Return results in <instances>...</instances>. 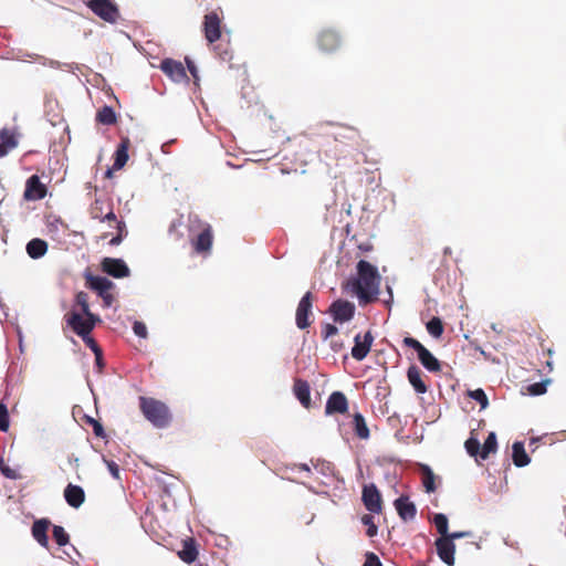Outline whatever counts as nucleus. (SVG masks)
I'll return each instance as SVG.
<instances>
[{
  "label": "nucleus",
  "mask_w": 566,
  "mask_h": 566,
  "mask_svg": "<svg viewBox=\"0 0 566 566\" xmlns=\"http://www.w3.org/2000/svg\"><path fill=\"white\" fill-rule=\"evenodd\" d=\"M356 270L357 276L346 282L345 290L355 294L360 305H367L377 301L381 281L377 268L366 260H360L356 265Z\"/></svg>",
  "instance_id": "f257e3e1"
},
{
  "label": "nucleus",
  "mask_w": 566,
  "mask_h": 566,
  "mask_svg": "<svg viewBox=\"0 0 566 566\" xmlns=\"http://www.w3.org/2000/svg\"><path fill=\"white\" fill-rule=\"evenodd\" d=\"M90 214L92 219L107 221L111 227L116 229V235L109 240L111 245H118L127 235L126 224L117 219L109 200L96 199L90 208Z\"/></svg>",
  "instance_id": "f03ea898"
},
{
  "label": "nucleus",
  "mask_w": 566,
  "mask_h": 566,
  "mask_svg": "<svg viewBox=\"0 0 566 566\" xmlns=\"http://www.w3.org/2000/svg\"><path fill=\"white\" fill-rule=\"evenodd\" d=\"M138 400L143 416L155 428L163 429L170 426L172 421V413L164 401L145 396H140Z\"/></svg>",
  "instance_id": "7ed1b4c3"
},
{
  "label": "nucleus",
  "mask_w": 566,
  "mask_h": 566,
  "mask_svg": "<svg viewBox=\"0 0 566 566\" xmlns=\"http://www.w3.org/2000/svg\"><path fill=\"white\" fill-rule=\"evenodd\" d=\"M189 232L199 231L196 238L191 239L193 250L198 254L209 253L213 242L212 228L202 221L197 214L189 216Z\"/></svg>",
  "instance_id": "20e7f679"
},
{
  "label": "nucleus",
  "mask_w": 566,
  "mask_h": 566,
  "mask_svg": "<svg viewBox=\"0 0 566 566\" xmlns=\"http://www.w3.org/2000/svg\"><path fill=\"white\" fill-rule=\"evenodd\" d=\"M66 325L80 337L92 333L101 318L96 314L83 315L74 310L64 315Z\"/></svg>",
  "instance_id": "39448f33"
},
{
  "label": "nucleus",
  "mask_w": 566,
  "mask_h": 566,
  "mask_svg": "<svg viewBox=\"0 0 566 566\" xmlns=\"http://www.w3.org/2000/svg\"><path fill=\"white\" fill-rule=\"evenodd\" d=\"M85 280L86 286L95 291L97 295L102 297L104 307L112 306L114 296L111 291L115 286L114 283L105 276H96L93 274H87Z\"/></svg>",
  "instance_id": "423d86ee"
},
{
  "label": "nucleus",
  "mask_w": 566,
  "mask_h": 566,
  "mask_svg": "<svg viewBox=\"0 0 566 566\" xmlns=\"http://www.w3.org/2000/svg\"><path fill=\"white\" fill-rule=\"evenodd\" d=\"M403 345L417 352L419 361L427 370L430 373L441 371L440 361L418 339L405 337Z\"/></svg>",
  "instance_id": "0eeeda50"
},
{
  "label": "nucleus",
  "mask_w": 566,
  "mask_h": 566,
  "mask_svg": "<svg viewBox=\"0 0 566 566\" xmlns=\"http://www.w3.org/2000/svg\"><path fill=\"white\" fill-rule=\"evenodd\" d=\"M86 6L105 22L116 23L119 19V8L113 0H88Z\"/></svg>",
  "instance_id": "6e6552de"
},
{
  "label": "nucleus",
  "mask_w": 566,
  "mask_h": 566,
  "mask_svg": "<svg viewBox=\"0 0 566 566\" xmlns=\"http://www.w3.org/2000/svg\"><path fill=\"white\" fill-rule=\"evenodd\" d=\"M221 24L222 21L217 12H209L203 17L202 30L209 44H213L221 39Z\"/></svg>",
  "instance_id": "1a4fd4ad"
},
{
  "label": "nucleus",
  "mask_w": 566,
  "mask_h": 566,
  "mask_svg": "<svg viewBox=\"0 0 566 566\" xmlns=\"http://www.w3.org/2000/svg\"><path fill=\"white\" fill-rule=\"evenodd\" d=\"M313 302L314 295L312 292H306L297 305L295 322L300 329H305L312 324L310 315L312 314Z\"/></svg>",
  "instance_id": "9d476101"
},
{
  "label": "nucleus",
  "mask_w": 566,
  "mask_h": 566,
  "mask_svg": "<svg viewBox=\"0 0 566 566\" xmlns=\"http://www.w3.org/2000/svg\"><path fill=\"white\" fill-rule=\"evenodd\" d=\"M361 501L367 511L379 514L382 511V499L375 484L364 485Z\"/></svg>",
  "instance_id": "9b49d317"
},
{
  "label": "nucleus",
  "mask_w": 566,
  "mask_h": 566,
  "mask_svg": "<svg viewBox=\"0 0 566 566\" xmlns=\"http://www.w3.org/2000/svg\"><path fill=\"white\" fill-rule=\"evenodd\" d=\"M342 36L334 29H325L317 35V46L322 52L333 53L342 45Z\"/></svg>",
  "instance_id": "f8f14e48"
},
{
  "label": "nucleus",
  "mask_w": 566,
  "mask_h": 566,
  "mask_svg": "<svg viewBox=\"0 0 566 566\" xmlns=\"http://www.w3.org/2000/svg\"><path fill=\"white\" fill-rule=\"evenodd\" d=\"M373 343L374 336L371 332L368 331L363 336L360 334H357L354 337L352 357L357 361H361L363 359H365L370 352Z\"/></svg>",
  "instance_id": "ddd939ff"
},
{
  "label": "nucleus",
  "mask_w": 566,
  "mask_h": 566,
  "mask_svg": "<svg viewBox=\"0 0 566 566\" xmlns=\"http://www.w3.org/2000/svg\"><path fill=\"white\" fill-rule=\"evenodd\" d=\"M48 193V188L41 182L38 175H32L27 179L23 198L27 201H36L43 199Z\"/></svg>",
  "instance_id": "4468645a"
},
{
  "label": "nucleus",
  "mask_w": 566,
  "mask_h": 566,
  "mask_svg": "<svg viewBox=\"0 0 566 566\" xmlns=\"http://www.w3.org/2000/svg\"><path fill=\"white\" fill-rule=\"evenodd\" d=\"M101 268L103 272L116 279L126 277L130 273L129 268L122 259L104 258Z\"/></svg>",
  "instance_id": "2eb2a0df"
},
{
  "label": "nucleus",
  "mask_w": 566,
  "mask_h": 566,
  "mask_svg": "<svg viewBox=\"0 0 566 566\" xmlns=\"http://www.w3.org/2000/svg\"><path fill=\"white\" fill-rule=\"evenodd\" d=\"M160 70L174 82H187L188 76L181 62L172 59H164L160 63Z\"/></svg>",
  "instance_id": "dca6fc26"
},
{
  "label": "nucleus",
  "mask_w": 566,
  "mask_h": 566,
  "mask_svg": "<svg viewBox=\"0 0 566 566\" xmlns=\"http://www.w3.org/2000/svg\"><path fill=\"white\" fill-rule=\"evenodd\" d=\"M130 147V140L128 137L122 138L115 154H114V164L112 168H108L105 172L106 178H112L114 170L122 169L126 163L128 161V149Z\"/></svg>",
  "instance_id": "f3484780"
},
{
  "label": "nucleus",
  "mask_w": 566,
  "mask_h": 566,
  "mask_svg": "<svg viewBox=\"0 0 566 566\" xmlns=\"http://www.w3.org/2000/svg\"><path fill=\"white\" fill-rule=\"evenodd\" d=\"M329 312L336 322H348L354 317L355 305L349 301L337 300L332 303Z\"/></svg>",
  "instance_id": "a211bd4d"
},
{
  "label": "nucleus",
  "mask_w": 566,
  "mask_h": 566,
  "mask_svg": "<svg viewBox=\"0 0 566 566\" xmlns=\"http://www.w3.org/2000/svg\"><path fill=\"white\" fill-rule=\"evenodd\" d=\"M348 410V400L346 396L340 391H334L331 394L326 401L325 413H346Z\"/></svg>",
  "instance_id": "6ab92c4d"
},
{
  "label": "nucleus",
  "mask_w": 566,
  "mask_h": 566,
  "mask_svg": "<svg viewBox=\"0 0 566 566\" xmlns=\"http://www.w3.org/2000/svg\"><path fill=\"white\" fill-rule=\"evenodd\" d=\"M436 548L440 559L448 566L454 565L455 545L448 537H439L436 541Z\"/></svg>",
  "instance_id": "aec40b11"
},
{
  "label": "nucleus",
  "mask_w": 566,
  "mask_h": 566,
  "mask_svg": "<svg viewBox=\"0 0 566 566\" xmlns=\"http://www.w3.org/2000/svg\"><path fill=\"white\" fill-rule=\"evenodd\" d=\"M394 504L401 520L407 522L416 517L417 507L411 501H409L408 496L401 495L395 500Z\"/></svg>",
  "instance_id": "412c9836"
},
{
  "label": "nucleus",
  "mask_w": 566,
  "mask_h": 566,
  "mask_svg": "<svg viewBox=\"0 0 566 566\" xmlns=\"http://www.w3.org/2000/svg\"><path fill=\"white\" fill-rule=\"evenodd\" d=\"M334 139L348 145H359L360 134L355 127L342 125L334 134Z\"/></svg>",
  "instance_id": "4be33fe9"
},
{
  "label": "nucleus",
  "mask_w": 566,
  "mask_h": 566,
  "mask_svg": "<svg viewBox=\"0 0 566 566\" xmlns=\"http://www.w3.org/2000/svg\"><path fill=\"white\" fill-rule=\"evenodd\" d=\"M64 497L70 506L78 509L85 501V492L81 486L70 483L64 490Z\"/></svg>",
  "instance_id": "5701e85b"
},
{
  "label": "nucleus",
  "mask_w": 566,
  "mask_h": 566,
  "mask_svg": "<svg viewBox=\"0 0 566 566\" xmlns=\"http://www.w3.org/2000/svg\"><path fill=\"white\" fill-rule=\"evenodd\" d=\"M18 146L17 135L13 130L3 128L0 130V157L6 156L9 151Z\"/></svg>",
  "instance_id": "b1692460"
},
{
  "label": "nucleus",
  "mask_w": 566,
  "mask_h": 566,
  "mask_svg": "<svg viewBox=\"0 0 566 566\" xmlns=\"http://www.w3.org/2000/svg\"><path fill=\"white\" fill-rule=\"evenodd\" d=\"M50 522L45 518L38 520L32 525V536L43 547H49L48 530Z\"/></svg>",
  "instance_id": "393cba45"
},
{
  "label": "nucleus",
  "mask_w": 566,
  "mask_h": 566,
  "mask_svg": "<svg viewBox=\"0 0 566 566\" xmlns=\"http://www.w3.org/2000/svg\"><path fill=\"white\" fill-rule=\"evenodd\" d=\"M180 559L187 564H191L198 557V549L192 537H188L182 542V548L178 552Z\"/></svg>",
  "instance_id": "a878e982"
},
{
  "label": "nucleus",
  "mask_w": 566,
  "mask_h": 566,
  "mask_svg": "<svg viewBox=\"0 0 566 566\" xmlns=\"http://www.w3.org/2000/svg\"><path fill=\"white\" fill-rule=\"evenodd\" d=\"M293 391L296 398L300 400V402L305 408H308L311 405V391L308 382L303 379H295Z\"/></svg>",
  "instance_id": "bb28decb"
},
{
  "label": "nucleus",
  "mask_w": 566,
  "mask_h": 566,
  "mask_svg": "<svg viewBox=\"0 0 566 566\" xmlns=\"http://www.w3.org/2000/svg\"><path fill=\"white\" fill-rule=\"evenodd\" d=\"M421 376V370L415 365L410 366L407 370L408 380L418 394H424L428 390V387Z\"/></svg>",
  "instance_id": "cd10ccee"
},
{
  "label": "nucleus",
  "mask_w": 566,
  "mask_h": 566,
  "mask_svg": "<svg viewBox=\"0 0 566 566\" xmlns=\"http://www.w3.org/2000/svg\"><path fill=\"white\" fill-rule=\"evenodd\" d=\"M27 253L31 259H40L48 252L46 241L35 238L28 242Z\"/></svg>",
  "instance_id": "c85d7f7f"
},
{
  "label": "nucleus",
  "mask_w": 566,
  "mask_h": 566,
  "mask_svg": "<svg viewBox=\"0 0 566 566\" xmlns=\"http://www.w3.org/2000/svg\"><path fill=\"white\" fill-rule=\"evenodd\" d=\"M512 460L513 463L518 467H525L531 462L528 454L525 451L524 443L515 441L512 446Z\"/></svg>",
  "instance_id": "c756f323"
},
{
  "label": "nucleus",
  "mask_w": 566,
  "mask_h": 566,
  "mask_svg": "<svg viewBox=\"0 0 566 566\" xmlns=\"http://www.w3.org/2000/svg\"><path fill=\"white\" fill-rule=\"evenodd\" d=\"M353 426L355 434L363 440H366L369 438V429L367 427V423L365 421V418L361 413L356 412L353 417Z\"/></svg>",
  "instance_id": "7c9ffc66"
},
{
  "label": "nucleus",
  "mask_w": 566,
  "mask_h": 566,
  "mask_svg": "<svg viewBox=\"0 0 566 566\" xmlns=\"http://www.w3.org/2000/svg\"><path fill=\"white\" fill-rule=\"evenodd\" d=\"M96 122L103 125H114L117 122L115 111L111 106H103L96 113Z\"/></svg>",
  "instance_id": "2f4dec72"
},
{
  "label": "nucleus",
  "mask_w": 566,
  "mask_h": 566,
  "mask_svg": "<svg viewBox=\"0 0 566 566\" xmlns=\"http://www.w3.org/2000/svg\"><path fill=\"white\" fill-rule=\"evenodd\" d=\"M497 450V441H496V434L494 432H490L488 438L485 439L483 446H482V449H481V452H480V457L485 460L489 458V455L491 453H494L496 452Z\"/></svg>",
  "instance_id": "473e14b6"
},
{
  "label": "nucleus",
  "mask_w": 566,
  "mask_h": 566,
  "mask_svg": "<svg viewBox=\"0 0 566 566\" xmlns=\"http://www.w3.org/2000/svg\"><path fill=\"white\" fill-rule=\"evenodd\" d=\"M422 484L426 492L432 493L436 491V475L428 465H422Z\"/></svg>",
  "instance_id": "72a5a7b5"
},
{
  "label": "nucleus",
  "mask_w": 566,
  "mask_h": 566,
  "mask_svg": "<svg viewBox=\"0 0 566 566\" xmlns=\"http://www.w3.org/2000/svg\"><path fill=\"white\" fill-rule=\"evenodd\" d=\"M428 333L439 338L443 334V324L442 321L439 317H432L426 325Z\"/></svg>",
  "instance_id": "f704fd0d"
},
{
  "label": "nucleus",
  "mask_w": 566,
  "mask_h": 566,
  "mask_svg": "<svg viewBox=\"0 0 566 566\" xmlns=\"http://www.w3.org/2000/svg\"><path fill=\"white\" fill-rule=\"evenodd\" d=\"M52 533H53L54 541L56 542V544L60 547L65 546V545L69 544L70 536L66 533V531L64 530V527H62L60 525H54Z\"/></svg>",
  "instance_id": "c9c22d12"
},
{
  "label": "nucleus",
  "mask_w": 566,
  "mask_h": 566,
  "mask_svg": "<svg viewBox=\"0 0 566 566\" xmlns=\"http://www.w3.org/2000/svg\"><path fill=\"white\" fill-rule=\"evenodd\" d=\"M433 523L437 528V532L444 537L448 533V518L444 514L438 513L433 517Z\"/></svg>",
  "instance_id": "e433bc0d"
},
{
  "label": "nucleus",
  "mask_w": 566,
  "mask_h": 566,
  "mask_svg": "<svg viewBox=\"0 0 566 566\" xmlns=\"http://www.w3.org/2000/svg\"><path fill=\"white\" fill-rule=\"evenodd\" d=\"M75 301H76V304L80 306L81 308V312L83 315H88V314H93L90 310V304H88V294L81 291L76 294L75 296Z\"/></svg>",
  "instance_id": "4c0bfd02"
},
{
  "label": "nucleus",
  "mask_w": 566,
  "mask_h": 566,
  "mask_svg": "<svg viewBox=\"0 0 566 566\" xmlns=\"http://www.w3.org/2000/svg\"><path fill=\"white\" fill-rule=\"evenodd\" d=\"M361 523L367 526L366 535L368 537H374L377 535L378 527L374 522V517L370 514H365L361 516Z\"/></svg>",
  "instance_id": "58836bf2"
},
{
  "label": "nucleus",
  "mask_w": 566,
  "mask_h": 566,
  "mask_svg": "<svg viewBox=\"0 0 566 566\" xmlns=\"http://www.w3.org/2000/svg\"><path fill=\"white\" fill-rule=\"evenodd\" d=\"M549 382H551L549 379H546V380H543V381H539V382H534V384L527 386V391L532 396H541V395L546 392L547 385Z\"/></svg>",
  "instance_id": "ea45409f"
},
{
  "label": "nucleus",
  "mask_w": 566,
  "mask_h": 566,
  "mask_svg": "<svg viewBox=\"0 0 566 566\" xmlns=\"http://www.w3.org/2000/svg\"><path fill=\"white\" fill-rule=\"evenodd\" d=\"M469 397H471L472 399H474L475 401H478L481 406V409H485L489 405V399L484 392L483 389L479 388V389H474V390H470L468 392Z\"/></svg>",
  "instance_id": "a19ab883"
},
{
  "label": "nucleus",
  "mask_w": 566,
  "mask_h": 566,
  "mask_svg": "<svg viewBox=\"0 0 566 566\" xmlns=\"http://www.w3.org/2000/svg\"><path fill=\"white\" fill-rule=\"evenodd\" d=\"M10 427L9 412L4 403L0 402V431L7 432Z\"/></svg>",
  "instance_id": "79ce46f5"
},
{
  "label": "nucleus",
  "mask_w": 566,
  "mask_h": 566,
  "mask_svg": "<svg viewBox=\"0 0 566 566\" xmlns=\"http://www.w3.org/2000/svg\"><path fill=\"white\" fill-rule=\"evenodd\" d=\"M465 450L467 452L472 455V457H475L478 454H480L481 452V446H480V442L478 439L475 438H469L465 443Z\"/></svg>",
  "instance_id": "37998d69"
},
{
  "label": "nucleus",
  "mask_w": 566,
  "mask_h": 566,
  "mask_svg": "<svg viewBox=\"0 0 566 566\" xmlns=\"http://www.w3.org/2000/svg\"><path fill=\"white\" fill-rule=\"evenodd\" d=\"M81 338L83 339L85 345L92 349L95 356H99L102 348L98 346L96 340L91 336V334L82 336Z\"/></svg>",
  "instance_id": "c03bdc74"
},
{
  "label": "nucleus",
  "mask_w": 566,
  "mask_h": 566,
  "mask_svg": "<svg viewBox=\"0 0 566 566\" xmlns=\"http://www.w3.org/2000/svg\"><path fill=\"white\" fill-rule=\"evenodd\" d=\"M133 331L137 336H139L142 338H146L148 335L146 325L139 321H136L134 323Z\"/></svg>",
  "instance_id": "a18cd8bd"
},
{
  "label": "nucleus",
  "mask_w": 566,
  "mask_h": 566,
  "mask_svg": "<svg viewBox=\"0 0 566 566\" xmlns=\"http://www.w3.org/2000/svg\"><path fill=\"white\" fill-rule=\"evenodd\" d=\"M364 566H382L379 557L371 552L366 554Z\"/></svg>",
  "instance_id": "49530a36"
},
{
  "label": "nucleus",
  "mask_w": 566,
  "mask_h": 566,
  "mask_svg": "<svg viewBox=\"0 0 566 566\" xmlns=\"http://www.w3.org/2000/svg\"><path fill=\"white\" fill-rule=\"evenodd\" d=\"M338 333V328L333 324H325L322 328V336L327 339Z\"/></svg>",
  "instance_id": "de8ad7c7"
},
{
  "label": "nucleus",
  "mask_w": 566,
  "mask_h": 566,
  "mask_svg": "<svg viewBox=\"0 0 566 566\" xmlns=\"http://www.w3.org/2000/svg\"><path fill=\"white\" fill-rule=\"evenodd\" d=\"M0 470L1 473L8 479L15 480L20 478V474L8 465L1 464Z\"/></svg>",
  "instance_id": "09e8293b"
},
{
  "label": "nucleus",
  "mask_w": 566,
  "mask_h": 566,
  "mask_svg": "<svg viewBox=\"0 0 566 566\" xmlns=\"http://www.w3.org/2000/svg\"><path fill=\"white\" fill-rule=\"evenodd\" d=\"M92 424H93V432L96 437H99V438H104L105 437V431H104V428L102 426L101 422L92 419L91 420Z\"/></svg>",
  "instance_id": "8fccbe9b"
},
{
  "label": "nucleus",
  "mask_w": 566,
  "mask_h": 566,
  "mask_svg": "<svg viewBox=\"0 0 566 566\" xmlns=\"http://www.w3.org/2000/svg\"><path fill=\"white\" fill-rule=\"evenodd\" d=\"M59 227H62L63 229L67 228V226L60 218H55L52 222L49 223L50 231H56L59 230Z\"/></svg>",
  "instance_id": "3c124183"
},
{
  "label": "nucleus",
  "mask_w": 566,
  "mask_h": 566,
  "mask_svg": "<svg viewBox=\"0 0 566 566\" xmlns=\"http://www.w3.org/2000/svg\"><path fill=\"white\" fill-rule=\"evenodd\" d=\"M179 226H181V222L178 220V221H174V222L170 224V228H169V232H170V234H174V235H175V238H176L177 240H178V239H180V238L182 237V234H181V233H179V232L177 231V228H178Z\"/></svg>",
  "instance_id": "603ef678"
},
{
  "label": "nucleus",
  "mask_w": 566,
  "mask_h": 566,
  "mask_svg": "<svg viewBox=\"0 0 566 566\" xmlns=\"http://www.w3.org/2000/svg\"><path fill=\"white\" fill-rule=\"evenodd\" d=\"M470 533L468 532H453V533H447V535L444 537H448L450 538L451 542H453L454 539H458V538H462V537H465V536H469Z\"/></svg>",
  "instance_id": "864d4df0"
},
{
  "label": "nucleus",
  "mask_w": 566,
  "mask_h": 566,
  "mask_svg": "<svg viewBox=\"0 0 566 566\" xmlns=\"http://www.w3.org/2000/svg\"><path fill=\"white\" fill-rule=\"evenodd\" d=\"M331 348L334 353H338L344 348V344H343V342L332 340Z\"/></svg>",
  "instance_id": "5fc2aeb1"
},
{
  "label": "nucleus",
  "mask_w": 566,
  "mask_h": 566,
  "mask_svg": "<svg viewBox=\"0 0 566 566\" xmlns=\"http://www.w3.org/2000/svg\"><path fill=\"white\" fill-rule=\"evenodd\" d=\"M219 46H214V51H217L218 55L222 59V60H228L231 54L230 52L228 51V49H224L223 51H218Z\"/></svg>",
  "instance_id": "6e6d98bb"
},
{
  "label": "nucleus",
  "mask_w": 566,
  "mask_h": 566,
  "mask_svg": "<svg viewBox=\"0 0 566 566\" xmlns=\"http://www.w3.org/2000/svg\"><path fill=\"white\" fill-rule=\"evenodd\" d=\"M186 62H187L189 72L192 74L193 77H197V67L195 66V64L188 59H186Z\"/></svg>",
  "instance_id": "4d7b16f0"
},
{
  "label": "nucleus",
  "mask_w": 566,
  "mask_h": 566,
  "mask_svg": "<svg viewBox=\"0 0 566 566\" xmlns=\"http://www.w3.org/2000/svg\"><path fill=\"white\" fill-rule=\"evenodd\" d=\"M95 363L99 369V371L102 370V368L104 367V363H103V352L101 350L99 353V356H95Z\"/></svg>",
  "instance_id": "13d9d810"
},
{
  "label": "nucleus",
  "mask_w": 566,
  "mask_h": 566,
  "mask_svg": "<svg viewBox=\"0 0 566 566\" xmlns=\"http://www.w3.org/2000/svg\"><path fill=\"white\" fill-rule=\"evenodd\" d=\"M108 467H109V470L113 473V475L117 478L118 476V468H117V465L114 462H112V463L108 464Z\"/></svg>",
  "instance_id": "bf43d9fd"
},
{
  "label": "nucleus",
  "mask_w": 566,
  "mask_h": 566,
  "mask_svg": "<svg viewBox=\"0 0 566 566\" xmlns=\"http://www.w3.org/2000/svg\"><path fill=\"white\" fill-rule=\"evenodd\" d=\"M546 367L548 368V371L551 373L553 370V363L551 360H547Z\"/></svg>",
  "instance_id": "052dcab7"
},
{
  "label": "nucleus",
  "mask_w": 566,
  "mask_h": 566,
  "mask_svg": "<svg viewBox=\"0 0 566 566\" xmlns=\"http://www.w3.org/2000/svg\"><path fill=\"white\" fill-rule=\"evenodd\" d=\"M301 470H304V471H310V468L307 464H300L298 467Z\"/></svg>",
  "instance_id": "680f3d73"
},
{
  "label": "nucleus",
  "mask_w": 566,
  "mask_h": 566,
  "mask_svg": "<svg viewBox=\"0 0 566 566\" xmlns=\"http://www.w3.org/2000/svg\"><path fill=\"white\" fill-rule=\"evenodd\" d=\"M547 355H548V356H552V355H553V349L548 348V349H547Z\"/></svg>",
  "instance_id": "e2e57ef3"
},
{
  "label": "nucleus",
  "mask_w": 566,
  "mask_h": 566,
  "mask_svg": "<svg viewBox=\"0 0 566 566\" xmlns=\"http://www.w3.org/2000/svg\"><path fill=\"white\" fill-rule=\"evenodd\" d=\"M107 235H108V234H107V233H105V234H103V235H102V238H103V239H106V238H107Z\"/></svg>",
  "instance_id": "0e129e2a"
},
{
  "label": "nucleus",
  "mask_w": 566,
  "mask_h": 566,
  "mask_svg": "<svg viewBox=\"0 0 566 566\" xmlns=\"http://www.w3.org/2000/svg\"><path fill=\"white\" fill-rule=\"evenodd\" d=\"M198 566H208V565L199 564Z\"/></svg>",
  "instance_id": "69168bd1"
}]
</instances>
